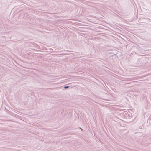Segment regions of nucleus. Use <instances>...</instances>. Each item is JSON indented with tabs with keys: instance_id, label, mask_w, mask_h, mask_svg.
Masks as SVG:
<instances>
[{
	"instance_id": "1",
	"label": "nucleus",
	"mask_w": 151,
	"mask_h": 151,
	"mask_svg": "<svg viewBox=\"0 0 151 151\" xmlns=\"http://www.w3.org/2000/svg\"><path fill=\"white\" fill-rule=\"evenodd\" d=\"M69 87V86H66L64 87L63 88L64 89H67Z\"/></svg>"
},
{
	"instance_id": "2",
	"label": "nucleus",
	"mask_w": 151,
	"mask_h": 151,
	"mask_svg": "<svg viewBox=\"0 0 151 151\" xmlns=\"http://www.w3.org/2000/svg\"><path fill=\"white\" fill-rule=\"evenodd\" d=\"M147 20H149V21H150V19H149V18H147Z\"/></svg>"
}]
</instances>
